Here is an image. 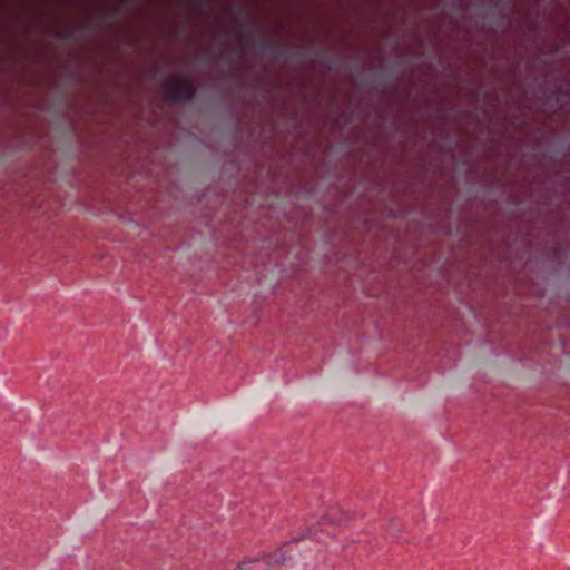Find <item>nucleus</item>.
Masks as SVG:
<instances>
[{
    "instance_id": "obj_1",
    "label": "nucleus",
    "mask_w": 570,
    "mask_h": 570,
    "mask_svg": "<svg viewBox=\"0 0 570 570\" xmlns=\"http://www.w3.org/2000/svg\"><path fill=\"white\" fill-rule=\"evenodd\" d=\"M165 90L173 101H189L195 95L193 82L180 77H169L165 81Z\"/></svg>"
},
{
    "instance_id": "obj_2",
    "label": "nucleus",
    "mask_w": 570,
    "mask_h": 570,
    "mask_svg": "<svg viewBox=\"0 0 570 570\" xmlns=\"http://www.w3.org/2000/svg\"><path fill=\"white\" fill-rule=\"evenodd\" d=\"M292 550V544H286L284 546L283 548L274 551L272 554H269L267 558H266V563L268 566H272V564H277V563H281V562H285L286 561V556L287 553Z\"/></svg>"
},
{
    "instance_id": "obj_3",
    "label": "nucleus",
    "mask_w": 570,
    "mask_h": 570,
    "mask_svg": "<svg viewBox=\"0 0 570 570\" xmlns=\"http://www.w3.org/2000/svg\"><path fill=\"white\" fill-rule=\"evenodd\" d=\"M253 562H255V560H252V559H250V560H248V561H243V562H240V563L237 566V569H238V570H245V569H247V564L253 563Z\"/></svg>"
}]
</instances>
